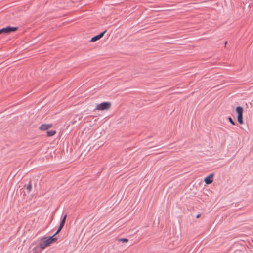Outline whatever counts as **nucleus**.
Masks as SVG:
<instances>
[{
  "instance_id": "f257e3e1",
  "label": "nucleus",
  "mask_w": 253,
  "mask_h": 253,
  "mask_svg": "<svg viewBox=\"0 0 253 253\" xmlns=\"http://www.w3.org/2000/svg\"><path fill=\"white\" fill-rule=\"evenodd\" d=\"M57 240V237H54V235H53L49 238L44 237L41 239L39 242V247L41 249H44L46 247L49 246L53 242H55Z\"/></svg>"
},
{
  "instance_id": "f03ea898",
  "label": "nucleus",
  "mask_w": 253,
  "mask_h": 253,
  "mask_svg": "<svg viewBox=\"0 0 253 253\" xmlns=\"http://www.w3.org/2000/svg\"><path fill=\"white\" fill-rule=\"evenodd\" d=\"M111 104L109 102H104L96 106V110H109L111 108Z\"/></svg>"
},
{
  "instance_id": "7ed1b4c3",
  "label": "nucleus",
  "mask_w": 253,
  "mask_h": 253,
  "mask_svg": "<svg viewBox=\"0 0 253 253\" xmlns=\"http://www.w3.org/2000/svg\"><path fill=\"white\" fill-rule=\"evenodd\" d=\"M213 176L214 174L211 173L208 177H206L204 179L205 183L207 184H211L213 182Z\"/></svg>"
},
{
  "instance_id": "20e7f679",
  "label": "nucleus",
  "mask_w": 253,
  "mask_h": 253,
  "mask_svg": "<svg viewBox=\"0 0 253 253\" xmlns=\"http://www.w3.org/2000/svg\"><path fill=\"white\" fill-rule=\"evenodd\" d=\"M106 31L105 30L104 31L101 32L99 34L92 37L90 40V42H95V41L99 40L104 36V35L106 33Z\"/></svg>"
},
{
  "instance_id": "39448f33",
  "label": "nucleus",
  "mask_w": 253,
  "mask_h": 253,
  "mask_svg": "<svg viewBox=\"0 0 253 253\" xmlns=\"http://www.w3.org/2000/svg\"><path fill=\"white\" fill-rule=\"evenodd\" d=\"M52 126V124H42L39 127L41 130H46Z\"/></svg>"
},
{
  "instance_id": "423d86ee",
  "label": "nucleus",
  "mask_w": 253,
  "mask_h": 253,
  "mask_svg": "<svg viewBox=\"0 0 253 253\" xmlns=\"http://www.w3.org/2000/svg\"><path fill=\"white\" fill-rule=\"evenodd\" d=\"M5 28V33H8L12 31H15L17 29V27H11V26H8Z\"/></svg>"
},
{
  "instance_id": "0eeeda50",
  "label": "nucleus",
  "mask_w": 253,
  "mask_h": 253,
  "mask_svg": "<svg viewBox=\"0 0 253 253\" xmlns=\"http://www.w3.org/2000/svg\"><path fill=\"white\" fill-rule=\"evenodd\" d=\"M236 111L238 115H243V109L241 106H238L236 108Z\"/></svg>"
},
{
  "instance_id": "6e6552de",
  "label": "nucleus",
  "mask_w": 253,
  "mask_h": 253,
  "mask_svg": "<svg viewBox=\"0 0 253 253\" xmlns=\"http://www.w3.org/2000/svg\"><path fill=\"white\" fill-rule=\"evenodd\" d=\"M237 120L240 124H243V115H238Z\"/></svg>"
},
{
  "instance_id": "1a4fd4ad",
  "label": "nucleus",
  "mask_w": 253,
  "mask_h": 253,
  "mask_svg": "<svg viewBox=\"0 0 253 253\" xmlns=\"http://www.w3.org/2000/svg\"><path fill=\"white\" fill-rule=\"evenodd\" d=\"M66 217H67V215L65 214L64 215V217L63 218V219L61 220V221L60 222V226H61L62 227H63L64 226L65 223V221H66Z\"/></svg>"
},
{
  "instance_id": "9d476101",
  "label": "nucleus",
  "mask_w": 253,
  "mask_h": 253,
  "mask_svg": "<svg viewBox=\"0 0 253 253\" xmlns=\"http://www.w3.org/2000/svg\"><path fill=\"white\" fill-rule=\"evenodd\" d=\"M56 134V131L55 130H50L47 132V134L48 136H52Z\"/></svg>"
},
{
  "instance_id": "9b49d317",
  "label": "nucleus",
  "mask_w": 253,
  "mask_h": 253,
  "mask_svg": "<svg viewBox=\"0 0 253 253\" xmlns=\"http://www.w3.org/2000/svg\"><path fill=\"white\" fill-rule=\"evenodd\" d=\"M32 188V185L31 183V182H29V184L27 186V189L28 191V192H30L31 191Z\"/></svg>"
},
{
  "instance_id": "f8f14e48",
  "label": "nucleus",
  "mask_w": 253,
  "mask_h": 253,
  "mask_svg": "<svg viewBox=\"0 0 253 253\" xmlns=\"http://www.w3.org/2000/svg\"><path fill=\"white\" fill-rule=\"evenodd\" d=\"M118 241L126 243L128 241V240L126 238H120Z\"/></svg>"
},
{
  "instance_id": "ddd939ff",
  "label": "nucleus",
  "mask_w": 253,
  "mask_h": 253,
  "mask_svg": "<svg viewBox=\"0 0 253 253\" xmlns=\"http://www.w3.org/2000/svg\"><path fill=\"white\" fill-rule=\"evenodd\" d=\"M229 121L230 122V123L231 124H232L233 125H234L235 124L234 121L232 120V119L231 118V117H229L228 118Z\"/></svg>"
},
{
  "instance_id": "4468645a",
  "label": "nucleus",
  "mask_w": 253,
  "mask_h": 253,
  "mask_svg": "<svg viewBox=\"0 0 253 253\" xmlns=\"http://www.w3.org/2000/svg\"><path fill=\"white\" fill-rule=\"evenodd\" d=\"M0 31L1 32V33H5V28H4L0 29Z\"/></svg>"
},
{
  "instance_id": "2eb2a0df",
  "label": "nucleus",
  "mask_w": 253,
  "mask_h": 253,
  "mask_svg": "<svg viewBox=\"0 0 253 253\" xmlns=\"http://www.w3.org/2000/svg\"><path fill=\"white\" fill-rule=\"evenodd\" d=\"M63 227H62V226H60V225H59V228H58V230H59L60 231L61 230V229H62V228H63Z\"/></svg>"
},
{
  "instance_id": "dca6fc26",
  "label": "nucleus",
  "mask_w": 253,
  "mask_h": 253,
  "mask_svg": "<svg viewBox=\"0 0 253 253\" xmlns=\"http://www.w3.org/2000/svg\"><path fill=\"white\" fill-rule=\"evenodd\" d=\"M60 232V231L59 230H57V231H56V232L53 235H54V237L55 236V235L56 234H57L59 232Z\"/></svg>"
},
{
  "instance_id": "f3484780",
  "label": "nucleus",
  "mask_w": 253,
  "mask_h": 253,
  "mask_svg": "<svg viewBox=\"0 0 253 253\" xmlns=\"http://www.w3.org/2000/svg\"><path fill=\"white\" fill-rule=\"evenodd\" d=\"M200 216V214H198V215L196 216V217H197V218H199Z\"/></svg>"
}]
</instances>
